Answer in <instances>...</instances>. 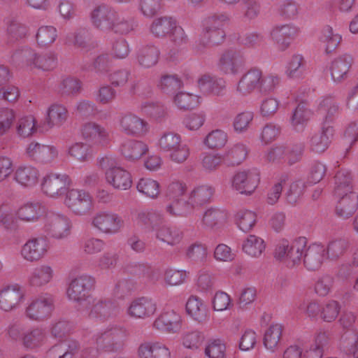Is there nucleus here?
Listing matches in <instances>:
<instances>
[{
    "label": "nucleus",
    "mask_w": 358,
    "mask_h": 358,
    "mask_svg": "<svg viewBox=\"0 0 358 358\" xmlns=\"http://www.w3.org/2000/svg\"><path fill=\"white\" fill-rule=\"evenodd\" d=\"M229 20V17L224 14H215L206 21L203 34L196 45L199 51H202L210 45L221 44L225 38V32L222 29L224 22Z\"/></svg>",
    "instance_id": "1"
},
{
    "label": "nucleus",
    "mask_w": 358,
    "mask_h": 358,
    "mask_svg": "<svg viewBox=\"0 0 358 358\" xmlns=\"http://www.w3.org/2000/svg\"><path fill=\"white\" fill-rule=\"evenodd\" d=\"M127 336V331L124 327L108 326L96 335V348L105 352H118L123 349Z\"/></svg>",
    "instance_id": "2"
},
{
    "label": "nucleus",
    "mask_w": 358,
    "mask_h": 358,
    "mask_svg": "<svg viewBox=\"0 0 358 358\" xmlns=\"http://www.w3.org/2000/svg\"><path fill=\"white\" fill-rule=\"evenodd\" d=\"M94 285V279L90 275H84L76 278L67 289L68 296L77 301L80 306V309L88 310L94 302V299L90 293Z\"/></svg>",
    "instance_id": "3"
},
{
    "label": "nucleus",
    "mask_w": 358,
    "mask_h": 358,
    "mask_svg": "<svg viewBox=\"0 0 358 358\" xmlns=\"http://www.w3.org/2000/svg\"><path fill=\"white\" fill-rule=\"evenodd\" d=\"M12 57L17 62L24 63L31 69L43 71H50L56 64V57L53 54H40L29 48L17 50Z\"/></svg>",
    "instance_id": "4"
},
{
    "label": "nucleus",
    "mask_w": 358,
    "mask_h": 358,
    "mask_svg": "<svg viewBox=\"0 0 358 358\" xmlns=\"http://www.w3.org/2000/svg\"><path fill=\"white\" fill-rule=\"evenodd\" d=\"M271 83L270 86H265V90H272L275 85L278 83V78L271 77L264 80L262 71L256 68L248 71L240 79L237 85V91L243 94H248L262 85H265L266 83Z\"/></svg>",
    "instance_id": "5"
},
{
    "label": "nucleus",
    "mask_w": 358,
    "mask_h": 358,
    "mask_svg": "<svg viewBox=\"0 0 358 358\" xmlns=\"http://www.w3.org/2000/svg\"><path fill=\"white\" fill-rule=\"evenodd\" d=\"M92 226L103 234L117 233L124 225V221L117 214L100 211L95 214L92 221Z\"/></svg>",
    "instance_id": "6"
},
{
    "label": "nucleus",
    "mask_w": 358,
    "mask_h": 358,
    "mask_svg": "<svg viewBox=\"0 0 358 358\" xmlns=\"http://www.w3.org/2000/svg\"><path fill=\"white\" fill-rule=\"evenodd\" d=\"M71 180L66 173H51L45 176L42 181L43 192L50 197L62 195L69 187Z\"/></svg>",
    "instance_id": "7"
},
{
    "label": "nucleus",
    "mask_w": 358,
    "mask_h": 358,
    "mask_svg": "<svg viewBox=\"0 0 358 358\" xmlns=\"http://www.w3.org/2000/svg\"><path fill=\"white\" fill-rule=\"evenodd\" d=\"M66 206L75 214L84 215L88 213L92 206V199L90 194L84 190L72 189L67 192Z\"/></svg>",
    "instance_id": "8"
},
{
    "label": "nucleus",
    "mask_w": 358,
    "mask_h": 358,
    "mask_svg": "<svg viewBox=\"0 0 358 358\" xmlns=\"http://www.w3.org/2000/svg\"><path fill=\"white\" fill-rule=\"evenodd\" d=\"M45 229L53 238H65L70 234L69 220L63 215L50 213L45 218Z\"/></svg>",
    "instance_id": "9"
},
{
    "label": "nucleus",
    "mask_w": 358,
    "mask_h": 358,
    "mask_svg": "<svg viewBox=\"0 0 358 358\" xmlns=\"http://www.w3.org/2000/svg\"><path fill=\"white\" fill-rule=\"evenodd\" d=\"M120 127L124 134L133 136H142L148 130V123L132 113L125 114L120 118Z\"/></svg>",
    "instance_id": "10"
},
{
    "label": "nucleus",
    "mask_w": 358,
    "mask_h": 358,
    "mask_svg": "<svg viewBox=\"0 0 358 358\" xmlns=\"http://www.w3.org/2000/svg\"><path fill=\"white\" fill-rule=\"evenodd\" d=\"M181 316L174 310H169L162 313L155 321L154 327L163 332L177 334L182 328Z\"/></svg>",
    "instance_id": "11"
},
{
    "label": "nucleus",
    "mask_w": 358,
    "mask_h": 358,
    "mask_svg": "<svg viewBox=\"0 0 358 358\" xmlns=\"http://www.w3.org/2000/svg\"><path fill=\"white\" fill-rule=\"evenodd\" d=\"M244 64L243 55L240 52L229 49L225 50L219 59V67L221 71L227 74H236Z\"/></svg>",
    "instance_id": "12"
},
{
    "label": "nucleus",
    "mask_w": 358,
    "mask_h": 358,
    "mask_svg": "<svg viewBox=\"0 0 358 358\" xmlns=\"http://www.w3.org/2000/svg\"><path fill=\"white\" fill-rule=\"evenodd\" d=\"M27 155L32 160L40 163H48L58 155L57 149L52 145L31 142L27 148Z\"/></svg>",
    "instance_id": "13"
},
{
    "label": "nucleus",
    "mask_w": 358,
    "mask_h": 358,
    "mask_svg": "<svg viewBox=\"0 0 358 358\" xmlns=\"http://www.w3.org/2000/svg\"><path fill=\"white\" fill-rule=\"evenodd\" d=\"M24 296L18 285H8L0 290V309L10 311L16 308Z\"/></svg>",
    "instance_id": "14"
},
{
    "label": "nucleus",
    "mask_w": 358,
    "mask_h": 358,
    "mask_svg": "<svg viewBox=\"0 0 358 358\" xmlns=\"http://www.w3.org/2000/svg\"><path fill=\"white\" fill-rule=\"evenodd\" d=\"M82 136L87 141L101 146L109 143V134L102 126L92 122L85 123L81 130Z\"/></svg>",
    "instance_id": "15"
},
{
    "label": "nucleus",
    "mask_w": 358,
    "mask_h": 358,
    "mask_svg": "<svg viewBox=\"0 0 358 358\" xmlns=\"http://www.w3.org/2000/svg\"><path fill=\"white\" fill-rule=\"evenodd\" d=\"M53 308L52 299L40 297L30 303L26 309V314L31 320H43L50 315Z\"/></svg>",
    "instance_id": "16"
},
{
    "label": "nucleus",
    "mask_w": 358,
    "mask_h": 358,
    "mask_svg": "<svg viewBox=\"0 0 358 358\" xmlns=\"http://www.w3.org/2000/svg\"><path fill=\"white\" fill-rule=\"evenodd\" d=\"M334 196L338 200L336 206V214L338 217L342 219H348L357 210L358 194L356 192Z\"/></svg>",
    "instance_id": "17"
},
{
    "label": "nucleus",
    "mask_w": 358,
    "mask_h": 358,
    "mask_svg": "<svg viewBox=\"0 0 358 358\" xmlns=\"http://www.w3.org/2000/svg\"><path fill=\"white\" fill-rule=\"evenodd\" d=\"M48 250V243L43 238L29 239L22 247V255L27 261L34 262L41 259Z\"/></svg>",
    "instance_id": "18"
},
{
    "label": "nucleus",
    "mask_w": 358,
    "mask_h": 358,
    "mask_svg": "<svg viewBox=\"0 0 358 358\" xmlns=\"http://www.w3.org/2000/svg\"><path fill=\"white\" fill-rule=\"evenodd\" d=\"M90 309L89 316L101 318L102 320L115 317L119 313L118 306L116 303L110 300L99 299L96 302L94 300V302L88 310Z\"/></svg>",
    "instance_id": "19"
},
{
    "label": "nucleus",
    "mask_w": 358,
    "mask_h": 358,
    "mask_svg": "<svg viewBox=\"0 0 358 358\" xmlns=\"http://www.w3.org/2000/svg\"><path fill=\"white\" fill-rule=\"evenodd\" d=\"M116 13L109 6L100 5L96 7L91 15L94 25L101 30H110L114 23Z\"/></svg>",
    "instance_id": "20"
},
{
    "label": "nucleus",
    "mask_w": 358,
    "mask_h": 358,
    "mask_svg": "<svg viewBox=\"0 0 358 358\" xmlns=\"http://www.w3.org/2000/svg\"><path fill=\"white\" fill-rule=\"evenodd\" d=\"M334 136V127L324 124L322 130L312 136L310 143V149L315 152H323L329 146Z\"/></svg>",
    "instance_id": "21"
},
{
    "label": "nucleus",
    "mask_w": 358,
    "mask_h": 358,
    "mask_svg": "<svg viewBox=\"0 0 358 358\" xmlns=\"http://www.w3.org/2000/svg\"><path fill=\"white\" fill-rule=\"evenodd\" d=\"M258 180L250 171H243L234 176L233 187L241 194H251L257 187Z\"/></svg>",
    "instance_id": "22"
},
{
    "label": "nucleus",
    "mask_w": 358,
    "mask_h": 358,
    "mask_svg": "<svg viewBox=\"0 0 358 358\" xmlns=\"http://www.w3.org/2000/svg\"><path fill=\"white\" fill-rule=\"evenodd\" d=\"M106 178L110 185L118 189H128L132 185L131 174L120 167L109 169L106 173Z\"/></svg>",
    "instance_id": "23"
},
{
    "label": "nucleus",
    "mask_w": 358,
    "mask_h": 358,
    "mask_svg": "<svg viewBox=\"0 0 358 358\" xmlns=\"http://www.w3.org/2000/svg\"><path fill=\"white\" fill-rule=\"evenodd\" d=\"M155 311V303L151 299L145 297H141L134 300L128 308L129 315L136 318L150 317Z\"/></svg>",
    "instance_id": "24"
},
{
    "label": "nucleus",
    "mask_w": 358,
    "mask_h": 358,
    "mask_svg": "<svg viewBox=\"0 0 358 358\" xmlns=\"http://www.w3.org/2000/svg\"><path fill=\"white\" fill-rule=\"evenodd\" d=\"M80 350L76 341H68L51 347L46 352L45 358H73Z\"/></svg>",
    "instance_id": "25"
},
{
    "label": "nucleus",
    "mask_w": 358,
    "mask_h": 358,
    "mask_svg": "<svg viewBox=\"0 0 358 358\" xmlns=\"http://www.w3.org/2000/svg\"><path fill=\"white\" fill-rule=\"evenodd\" d=\"M352 64V58L348 55H344L334 59L330 66L332 79L337 83L346 79Z\"/></svg>",
    "instance_id": "26"
},
{
    "label": "nucleus",
    "mask_w": 358,
    "mask_h": 358,
    "mask_svg": "<svg viewBox=\"0 0 358 358\" xmlns=\"http://www.w3.org/2000/svg\"><path fill=\"white\" fill-rule=\"evenodd\" d=\"M140 358H171V352L165 345L156 342H145L138 350Z\"/></svg>",
    "instance_id": "27"
},
{
    "label": "nucleus",
    "mask_w": 358,
    "mask_h": 358,
    "mask_svg": "<svg viewBox=\"0 0 358 358\" xmlns=\"http://www.w3.org/2000/svg\"><path fill=\"white\" fill-rule=\"evenodd\" d=\"M148 151V147L145 143L136 140H128L120 147L122 155L129 161L141 159Z\"/></svg>",
    "instance_id": "28"
},
{
    "label": "nucleus",
    "mask_w": 358,
    "mask_h": 358,
    "mask_svg": "<svg viewBox=\"0 0 358 358\" xmlns=\"http://www.w3.org/2000/svg\"><path fill=\"white\" fill-rule=\"evenodd\" d=\"M355 192L351 173L345 169H341L334 176V196H343L345 194Z\"/></svg>",
    "instance_id": "29"
},
{
    "label": "nucleus",
    "mask_w": 358,
    "mask_h": 358,
    "mask_svg": "<svg viewBox=\"0 0 358 358\" xmlns=\"http://www.w3.org/2000/svg\"><path fill=\"white\" fill-rule=\"evenodd\" d=\"M127 271L133 275L143 278L147 282L155 284L161 276L158 268L145 264H134L127 266Z\"/></svg>",
    "instance_id": "30"
},
{
    "label": "nucleus",
    "mask_w": 358,
    "mask_h": 358,
    "mask_svg": "<svg viewBox=\"0 0 358 358\" xmlns=\"http://www.w3.org/2000/svg\"><path fill=\"white\" fill-rule=\"evenodd\" d=\"M297 34V29L289 24L275 27L271 34L273 39L279 45L282 50L286 49L291 41Z\"/></svg>",
    "instance_id": "31"
},
{
    "label": "nucleus",
    "mask_w": 358,
    "mask_h": 358,
    "mask_svg": "<svg viewBox=\"0 0 358 358\" xmlns=\"http://www.w3.org/2000/svg\"><path fill=\"white\" fill-rule=\"evenodd\" d=\"M67 117L68 111L64 106L59 104H52L48 110L44 124L49 129L53 127H59L66 122Z\"/></svg>",
    "instance_id": "32"
},
{
    "label": "nucleus",
    "mask_w": 358,
    "mask_h": 358,
    "mask_svg": "<svg viewBox=\"0 0 358 358\" xmlns=\"http://www.w3.org/2000/svg\"><path fill=\"white\" fill-rule=\"evenodd\" d=\"M248 155V149L245 145L237 143L229 148L222 155L223 163L227 166H236L241 164Z\"/></svg>",
    "instance_id": "33"
},
{
    "label": "nucleus",
    "mask_w": 358,
    "mask_h": 358,
    "mask_svg": "<svg viewBox=\"0 0 358 358\" xmlns=\"http://www.w3.org/2000/svg\"><path fill=\"white\" fill-rule=\"evenodd\" d=\"M53 277V270L48 265L36 267L29 277V284L35 287L43 286L50 282Z\"/></svg>",
    "instance_id": "34"
},
{
    "label": "nucleus",
    "mask_w": 358,
    "mask_h": 358,
    "mask_svg": "<svg viewBox=\"0 0 358 358\" xmlns=\"http://www.w3.org/2000/svg\"><path fill=\"white\" fill-rule=\"evenodd\" d=\"M324 250L318 245H313L306 250L303 256V263L305 266L311 271L318 269L323 259V252Z\"/></svg>",
    "instance_id": "35"
},
{
    "label": "nucleus",
    "mask_w": 358,
    "mask_h": 358,
    "mask_svg": "<svg viewBox=\"0 0 358 358\" xmlns=\"http://www.w3.org/2000/svg\"><path fill=\"white\" fill-rule=\"evenodd\" d=\"M350 247L348 239L338 238L330 241L327 247L329 259L336 261L345 255Z\"/></svg>",
    "instance_id": "36"
},
{
    "label": "nucleus",
    "mask_w": 358,
    "mask_h": 358,
    "mask_svg": "<svg viewBox=\"0 0 358 358\" xmlns=\"http://www.w3.org/2000/svg\"><path fill=\"white\" fill-rule=\"evenodd\" d=\"M186 311L194 320L203 322L207 317V308L202 300L197 296H192L186 303Z\"/></svg>",
    "instance_id": "37"
},
{
    "label": "nucleus",
    "mask_w": 358,
    "mask_h": 358,
    "mask_svg": "<svg viewBox=\"0 0 358 358\" xmlns=\"http://www.w3.org/2000/svg\"><path fill=\"white\" fill-rule=\"evenodd\" d=\"M176 23V20L171 17L156 18L150 25V31L156 37H164L171 33Z\"/></svg>",
    "instance_id": "38"
},
{
    "label": "nucleus",
    "mask_w": 358,
    "mask_h": 358,
    "mask_svg": "<svg viewBox=\"0 0 358 358\" xmlns=\"http://www.w3.org/2000/svg\"><path fill=\"white\" fill-rule=\"evenodd\" d=\"M38 177V170L31 166H20L15 173L16 181L25 187L34 185L37 182Z\"/></svg>",
    "instance_id": "39"
},
{
    "label": "nucleus",
    "mask_w": 358,
    "mask_h": 358,
    "mask_svg": "<svg viewBox=\"0 0 358 358\" xmlns=\"http://www.w3.org/2000/svg\"><path fill=\"white\" fill-rule=\"evenodd\" d=\"M46 334L43 329L36 327L23 333L22 344L27 348L35 349L44 343Z\"/></svg>",
    "instance_id": "40"
},
{
    "label": "nucleus",
    "mask_w": 358,
    "mask_h": 358,
    "mask_svg": "<svg viewBox=\"0 0 358 358\" xmlns=\"http://www.w3.org/2000/svg\"><path fill=\"white\" fill-rule=\"evenodd\" d=\"M213 189L207 185L199 186L194 189L189 197V201L194 209L208 203L213 194Z\"/></svg>",
    "instance_id": "41"
},
{
    "label": "nucleus",
    "mask_w": 358,
    "mask_h": 358,
    "mask_svg": "<svg viewBox=\"0 0 358 358\" xmlns=\"http://www.w3.org/2000/svg\"><path fill=\"white\" fill-rule=\"evenodd\" d=\"M227 220V213L219 208H211L208 209L202 218L203 224L209 229H214Z\"/></svg>",
    "instance_id": "42"
},
{
    "label": "nucleus",
    "mask_w": 358,
    "mask_h": 358,
    "mask_svg": "<svg viewBox=\"0 0 358 358\" xmlns=\"http://www.w3.org/2000/svg\"><path fill=\"white\" fill-rule=\"evenodd\" d=\"M43 213V208L38 203H27L20 207L17 213L18 218L24 222L35 221Z\"/></svg>",
    "instance_id": "43"
},
{
    "label": "nucleus",
    "mask_w": 358,
    "mask_h": 358,
    "mask_svg": "<svg viewBox=\"0 0 358 358\" xmlns=\"http://www.w3.org/2000/svg\"><path fill=\"white\" fill-rule=\"evenodd\" d=\"M307 241L305 237H299L295 239L288 248L287 260L292 265L299 264L303 255L304 249L306 247Z\"/></svg>",
    "instance_id": "44"
},
{
    "label": "nucleus",
    "mask_w": 358,
    "mask_h": 358,
    "mask_svg": "<svg viewBox=\"0 0 358 358\" xmlns=\"http://www.w3.org/2000/svg\"><path fill=\"white\" fill-rule=\"evenodd\" d=\"M282 326L279 324H272L266 331L264 336V345L268 350L274 352L282 336Z\"/></svg>",
    "instance_id": "45"
},
{
    "label": "nucleus",
    "mask_w": 358,
    "mask_h": 358,
    "mask_svg": "<svg viewBox=\"0 0 358 358\" xmlns=\"http://www.w3.org/2000/svg\"><path fill=\"white\" fill-rule=\"evenodd\" d=\"M159 55V50L154 45L143 47L138 55L139 64L145 68H149L157 63Z\"/></svg>",
    "instance_id": "46"
},
{
    "label": "nucleus",
    "mask_w": 358,
    "mask_h": 358,
    "mask_svg": "<svg viewBox=\"0 0 358 358\" xmlns=\"http://www.w3.org/2000/svg\"><path fill=\"white\" fill-rule=\"evenodd\" d=\"M156 237L162 242L173 245L180 241L182 233L176 229H171L165 225H162L157 229Z\"/></svg>",
    "instance_id": "47"
},
{
    "label": "nucleus",
    "mask_w": 358,
    "mask_h": 358,
    "mask_svg": "<svg viewBox=\"0 0 358 358\" xmlns=\"http://www.w3.org/2000/svg\"><path fill=\"white\" fill-rule=\"evenodd\" d=\"M243 250L248 255L259 257L265 248L262 238L255 235H250L243 244Z\"/></svg>",
    "instance_id": "48"
},
{
    "label": "nucleus",
    "mask_w": 358,
    "mask_h": 358,
    "mask_svg": "<svg viewBox=\"0 0 358 358\" xmlns=\"http://www.w3.org/2000/svg\"><path fill=\"white\" fill-rule=\"evenodd\" d=\"M166 212L173 216H186L192 210V206L189 199H177L169 201L166 207Z\"/></svg>",
    "instance_id": "49"
},
{
    "label": "nucleus",
    "mask_w": 358,
    "mask_h": 358,
    "mask_svg": "<svg viewBox=\"0 0 358 358\" xmlns=\"http://www.w3.org/2000/svg\"><path fill=\"white\" fill-rule=\"evenodd\" d=\"M182 80L176 75H164L160 79L159 87L166 93L173 94L182 87Z\"/></svg>",
    "instance_id": "50"
},
{
    "label": "nucleus",
    "mask_w": 358,
    "mask_h": 358,
    "mask_svg": "<svg viewBox=\"0 0 358 358\" xmlns=\"http://www.w3.org/2000/svg\"><path fill=\"white\" fill-rule=\"evenodd\" d=\"M69 154L79 162H87L92 157L90 146L83 143H76L73 144L69 149Z\"/></svg>",
    "instance_id": "51"
},
{
    "label": "nucleus",
    "mask_w": 358,
    "mask_h": 358,
    "mask_svg": "<svg viewBox=\"0 0 358 358\" xmlns=\"http://www.w3.org/2000/svg\"><path fill=\"white\" fill-rule=\"evenodd\" d=\"M57 36V29L52 26H43L38 29L36 34L37 43L40 46L51 45Z\"/></svg>",
    "instance_id": "52"
},
{
    "label": "nucleus",
    "mask_w": 358,
    "mask_h": 358,
    "mask_svg": "<svg viewBox=\"0 0 358 358\" xmlns=\"http://www.w3.org/2000/svg\"><path fill=\"white\" fill-rule=\"evenodd\" d=\"M238 226L243 231L250 230L256 222V214L250 210H242L236 215Z\"/></svg>",
    "instance_id": "53"
},
{
    "label": "nucleus",
    "mask_w": 358,
    "mask_h": 358,
    "mask_svg": "<svg viewBox=\"0 0 358 358\" xmlns=\"http://www.w3.org/2000/svg\"><path fill=\"white\" fill-rule=\"evenodd\" d=\"M138 190L150 198H156L159 194V184L151 178H141L137 185Z\"/></svg>",
    "instance_id": "54"
},
{
    "label": "nucleus",
    "mask_w": 358,
    "mask_h": 358,
    "mask_svg": "<svg viewBox=\"0 0 358 358\" xmlns=\"http://www.w3.org/2000/svg\"><path fill=\"white\" fill-rule=\"evenodd\" d=\"M338 105L331 97L324 99L319 106V110L321 113H325V121L324 124H330L334 116L338 112Z\"/></svg>",
    "instance_id": "55"
},
{
    "label": "nucleus",
    "mask_w": 358,
    "mask_h": 358,
    "mask_svg": "<svg viewBox=\"0 0 358 358\" xmlns=\"http://www.w3.org/2000/svg\"><path fill=\"white\" fill-rule=\"evenodd\" d=\"M323 41L327 43L326 52L331 53L336 50L341 41V36L335 34L331 27L327 25L322 30Z\"/></svg>",
    "instance_id": "56"
},
{
    "label": "nucleus",
    "mask_w": 358,
    "mask_h": 358,
    "mask_svg": "<svg viewBox=\"0 0 358 358\" xmlns=\"http://www.w3.org/2000/svg\"><path fill=\"white\" fill-rule=\"evenodd\" d=\"M226 346L220 339L209 341L205 348L208 358H226Z\"/></svg>",
    "instance_id": "57"
},
{
    "label": "nucleus",
    "mask_w": 358,
    "mask_h": 358,
    "mask_svg": "<svg viewBox=\"0 0 358 358\" xmlns=\"http://www.w3.org/2000/svg\"><path fill=\"white\" fill-rule=\"evenodd\" d=\"M356 273L357 270L354 264L344 263L338 266L336 275L339 280L351 285L354 282Z\"/></svg>",
    "instance_id": "58"
},
{
    "label": "nucleus",
    "mask_w": 358,
    "mask_h": 358,
    "mask_svg": "<svg viewBox=\"0 0 358 358\" xmlns=\"http://www.w3.org/2000/svg\"><path fill=\"white\" fill-rule=\"evenodd\" d=\"M181 143L180 136L173 132L165 133L159 141V146L165 152L176 149Z\"/></svg>",
    "instance_id": "59"
},
{
    "label": "nucleus",
    "mask_w": 358,
    "mask_h": 358,
    "mask_svg": "<svg viewBox=\"0 0 358 358\" xmlns=\"http://www.w3.org/2000/svg\"><path fill=\"white\" fill-rule=\"evenodd\" d=\"M204 340L201 332L197 330H188L182 336V343L185 348H198Z\"/></svg>",
    "instance_id": "60"
},
{
    "label": "nucleus",
    "mask_w": 358,
    "mask_h": 358,
    "mask_svg": "<svg viewBox=\"0 0 358 358\" xmlns=\"http://www.w3.org/2000/svg\"><path fill=\"white\" fill-rule=\"evenodd\" d=\"M343 351L349 356L358 358V336L354 333H349L343 338Z\"/></svg>",
    "instance_id": "61"
},
{
    "label": "nucleus",
    "mask_w": 358,
    "mask_h": 358,
    "mask_svg": "<svg viewBox=\"0 0 358 358\" xmlns=\"http://www.w3.org/2000/svg\"><path fill=\"white\" fill-rule=\"evenodd\" d=\"M174 101L180 109L189 110L196 106L199 97L189 93L179 92L176 95Z\"/></svg>",
    "instance_id": "62"
},
{
    "label": "nucleus",
    "mask_w": 358,
    "mask_h": 358,
    "mask_svg": "<svg viewBox=\"0 0 358 358\" xmlns=\"http://www.w3.org/2000/svg\"><path fill=\"white\" fill-rule=\"evenodd\" d=\"M227 141V134L221 130L213 131L205 138L206 145L213 149L222 148Z\"/></svg>",
    "instance_id": "63"
},
{
    "label": "nucleus",
    "mask_w": 358,
    "mask_h": 358,
    "mask_svg": "<svg viewBox=\"0 0 358 358\" xmlns=\"http://www.w3.org/2000/svg\"><path fill=\"white\" fill-rule=\"evenodd\" d=\"M339 311L338 303L336 301H331L322 307L320 317L324 322H331L337 317Z\"/></svg>",
    "instance_id": "64"
}]
</instances>
